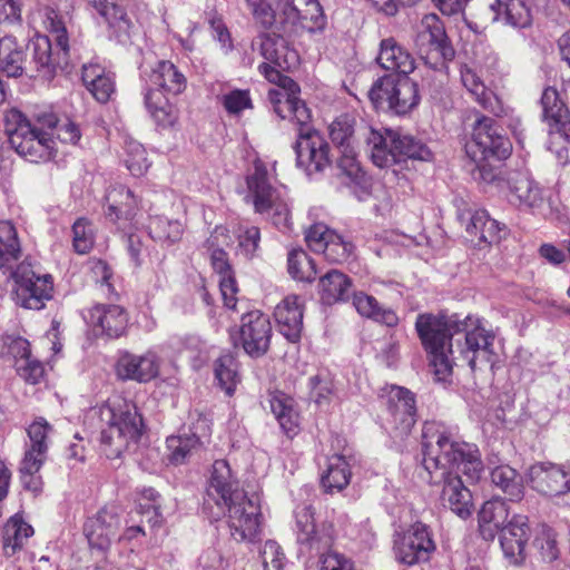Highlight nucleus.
<instances>
[{
  "instance_id": "nucleus-1",
  "label": "nucleus",
  "mask_w": 570,
  "mask_h": 570,
  "mask_svg": "<svg viewBox=\"0 0 570 570\" xmlns=\"http://www.w3.org/2000/svg\"><path fill=\"white\" fill-rule=\"evenodd\" d=\"M415 330L438 381H446L452 374L455 364L452 338L458 333L465 334L460 355L472 371L494 362L495 335L476 316L461 318L458 314L422 313L416 317Z\"/></svg>"
},
{
  "instance_id": "nucleus-2",
  "label": "nucleus",
  "mask_w": 570,
  "mask_h": 570,
  "mask_svg": "<svg viewBox=\"0 0 570 570\" xmlns=\"http://www.w3.org/2000/svg\"><path fill=\"white\" fill-rule=\"evenodd\" d=\"M423 465L432 482L443 481L442 500L456 515H471V492L459 476L470 481L481 478L483 464L478 446L454 439L452 431L440 422H425L422 430Z\"/></svg>"
},
{
  "instance_id": "nucleus-3",
  "label": "nucleus",
  "mask_w": 570,
  "mask_h": 570,
  "mask_svg": "<svg viewBox=\"0 0 570 570\" xmlns=\"http://www.w3.org/2000/svg\"><path fill=\"white\" fill-rule=\"evenodd\" d=\"M205 509L226 518L230 535L237 542L253 541L261 528L259 504L247 495L227 461L216 460L206 489Z\"/></svg>"
},
{
  "instance_id": "nucleus-4",
  "label": "nucleus",
  "mask_w": 570,
  "mask_h": 570,
  "mask_svg": "<svg viewBox=\"0 0 570 570\" xmlns=\"http://www.w3.org/2000/svg\"><path fill=\"white\" fill-rule=\"evenodd\" d=\"M253 46H258L261 55L269 62L259 65L258 69L269 82L278 83V89L269 90L268 98L274 105V111L281 118L295 119L298 124L311 120V111L305 102L298 98L299 87L289 77L279 72L291 70L298 66L296 50L289 48L287 40L276 33L261 35Z\"/></svg>"
},
{
  "instance_id": "nucleus-5",
  "label": "nucleus",
  "mask_w": 570,
  "mask_h": 570,
  "mask_svg": "<svg viewBox=\"0 0 570 570\" xmlns=\"http://www.w3.org/2000/svg\"><path fill=\"white\" fill-rule=\"evenodd\" d=\"M101 423L100 448L108 459H118L135 446L144 431V422L135 404L120 397L109 399L94 410Z\"/></svg>"
},
{
  "instance_id": "nucleus-6",
  "label": "nucleus",
  "mask_w": 570,
  "mask_h": 570,
  "mask_svg": "<svg viewBox=\"0 0 570 570\" xmlns=\"http://www.w3.org/2000/svg\"><path fill=\"white\" fill-rule=\"evenodd\" d=\"M59 122L52 112H45L37 116L36 124H31L24 115L11 109L4 114V131L10 146L18 155L31 163L48 160L52 154V134Z\"/></svg>"
},
{
  "instance_id": "nucleus-7",
  "label": "nucleus",
  "mask_w": 570,
  "mask_h": 570,
  "mask_svg": "<svg viewBox=\"0 0 570 570\" xmlns=\"http://www.w3.org/2000/svg\"><path fill=\"white\" fill-rule=\"evenodd\" d=\"M362 136L366 153L379 168H390L393 165L405 163L407 159L430 161L432 151L420 139L393 129L384 134L372 127H364Z\"/></svg>"
},
{
  "instance_id": "nucleus-8",
  "label": "nucleus",
  "mask_w": 570,
  "mask_h": 570,
  "mask_svg": "<svg viewBox=\"0 0 570 570\" xmlns=\"http://www.w3.org/2000/svg\"><path fill=\"white\" fill-rule=\"evenodd\" d=\"M186 77L167 60L158 61L145 79L144 102L154 120L161 127H171L177 121L176 108L165 92L179 95L186 88Z\"/></svg>"
},
{
  "instance_id": "nucleus-9",
  "label": "nucleus",
  "mask_w": 570,
  "mask_h": 570,
  "mask_svg": "<svg viewBox=\"0 0 570 570\" xmlns=\"http://www.w3.org/2000/svg\"><path fill=\"white\" fill-rule=\"evenodd\" d=\"M247 194L245 200L252 204L254 212L266 215L277 228L291 226V208L285 188L271 184L266 165L256 159L246 176Z\"/></svg>"
},
{
  "instance_id": "nucleus-10",
  "label": "nucleus",
  "mask_w": 570,
  "mask_h": 570,
  "mask_svg": "<svg viewBox=\"0 0 570 570\" xmlns=\"http://www.w3.org/2000/svg\"><path fill=\"white\" fill-rule=\"evenodd\" d=\"M43 26L55 39L56 50L52 49L51 39L43 35L33 37L29 49L32 51L36 69L43 78L50 79L58 68L68 63L69 40L63 18L55 9H45Z\"/></svg>"
},
{
  "instance_id": "nucleus-11",
  "label": "nucleus",
  "mask_w": 570,
  "mask_h": 570,
  "mask_svg": "<svg viewBox=\"0 0 570 570\" xmlns=\"http://www.w3.org/2000/svg\"><path fill=\"white\" fill-rule=\"evenodd\" d=\"M436 550L433 531L422 521H415L406 529L395 531L392 538V552L395 561L404 566H415L430 561Z\"/></svg>"
},
{
  "instance_id": "nucleus-12",
  "label": "nucleus",
  "mask_w": 570,
  "mask_h": 570,
  "mask_svg": "<svg viewBox=\"0 0 570 570\" xmlns=\"http://www.w3.org/2000/svg\"><path fill=\"white\" fill-rule=\"evenodd\" d=\"M52 431V425L43 417H37L27 428L29 444L19 468L20 480L26 490L32 492L41 490L42 480L39 471L47 459L49 434Z\"/></svg>"
},
{
  "instance_id": "nucleus-13",
  "label": "nucleus",
  "mask_w": 570,
  "mask_h": 570,
  "mask_svg": "<svg viewBox=\"0 0 570 570\" xmlns=\"http://www.w3.org/2000/svg\"><path fill=\"white\" fill-rule=\"evenodd\" d=\"M11 276L14 279L16 303L28 309H41L52 298L53 283L49 274L36 273L31 264L21 262Z\"/></svg>"
},
{
  "instance_id": "nucleus-14",
  "label": "nucleus",
  "mask_w": 570,
  "mask_h": 570,
  "mask_svg": "<svg viewBox=\"0 0 570 570\" xmlns=\"http://www.w3.org/2000/svg\"><path fill=\"white\" fill-rule=\"evenodd\" d=\"M299 126L295 142L296 165L306 175L322 174L332 166L333 155L326 138L314 129H304L306 124H298L295 119L287 118Z\"/></svg>"
},
{
  "instance_id": "nucleus-15",
  "label": "nucleus",
  "mask_w": 570,
  "mask_h": 570,
  "mask_svg": "<svg viewBox=\"0 0 570 570\" xmlns=\"http://www.w3.org/2000/svg\"><path fill=\"white\" fill-rule=\"evenodd\" d=\"M511 151V144L489 117L479 118L472 130L471 141L466 145V154L473 163L505 159Z\"/></svg>"
},
{
  "instance_id": "nucleus-16",
  "label": "nucleus",
  "mask_w": 570,
  "mask_h": 570,
  "mask_svg": "<svg viewBox=\"0 0 570 570\" xmlns=\"http://www.w3.org/2000/svg\"><path fill=\"white\" fill-rule=\"evenodd\" d=\"M271 337V321L258 309L244 314L239 327L232 333L235 346H242L250 357L263 356L269 348Z\"/></svg>"
},
{
  "instance_id": "nucleus-17",
  "label": "nucleus",
  "mask_w": 570,
  "mask_h": 570,
  "mask_svg": "<svg viewBox=\"0 0 570 570\" xmlns=\"http://www.w3.org/2000/svg\"><path fill=\"white\" fill-rule=\"evenodd\" d=\"M278 22L284 31L313 32L324 26V14L318 0H277Z\"/></svg>"
},
{
  "instance_id": "nucleus-18",
  "label": "nucleus",
  "mask_w": 570,
  "mask_h": 570,
  "mask_svg": "<svg viewBox=\"0 0 570 570\" xmlns=\"http://www.w3.org/2000/svg\"><path fill=\"white\" fill-rule=\"evenodd\" d=\"M230 236L228 230L224 227H216L208 237L206 245L210 253V263L214 271L219 275V288L225 303V306L235 309L237 285L232 274V268L228 262L224 246L230 244Z\"/></svg>"
},
{
  "instance_id": "nucleus-19",
  "label": "nucleus",
  "mask_w": 570,
  "mask_h": 570,
  "mask_svg": "<svg viewBox=\"0 0 570 570\" xmlns=\"http://www.w3.org/2000/svg\"><path fill=\"white\" fill-rule=\"evenodd\" d=\"M389 423L397 436L407 435L416 423L415 395L409 389L390 385L385 389Z\"/></svg>"
},
{
  "instance_id": "nucleus-20",
  "label": "nucleus",
  "mask_w": 570,
  "mask_h": 570,
  "mask_svg": "<svg viewBox=\"0 0 570 570\" xmlns=\"http://www.w3.org/2000/svg\"><path fill=\"white\" fill-rule=\"evenodd\" d=\"M297 542L308 551H321L330 548L335 539V530L332 522L315 523L314 512L305 505L296 512Z\"/></svg>"
},
{
  "instance_id": "nucleus-21",
  "label": "nucleus",
  "mask_w": 570,
  "mask_h": 570,
  "mask_svg": "<svg viewBox=\"0 0 570 570\" xmlns=\"http://www.w3.org/2000/svg\"><path fill=\"white\" fill-rule=\"evenodd\" d=\"M529 480L532 489L543 495H568L566 503L570 505V472L552 463H537L529 470Z\"/></svg>"
},
{
  "instance_id": "nucleus-22",
  "label": "nucleus",
  "mask_w": 570,
  "mask_h": 570,
  "mask_svg": "<svg viewBox=\"0 0 570 570\" xmlns=\"http://www.w3.org/2000/svg\"><path fill=\"white\" fill-rule=\"evenodd\" d=\"M509 202L522 210L546 216V197L542 188L528 175L517 173L509 180Z\"/></svg>"
},
{
  "instance_id": "nucleus-23",
  "label": "nucleus",
  "mask_w": 570,
  "mask_h": 570,
  "mask_svg": "<svg viewBox=\"0 0 570 570\" xmlns=\"http://www.w3.org/2000/svg\"><path fill=\"white\" fill-rule=\"evenodd\" d=\"M160 358L153 351L142 355L124 352L117 361L116 374L124 381L146 383L158 376Z\"/></svg>"
},
{
  "instance_id": "nucleus-24",
  "label": "nucleus",
  "mask_w": 570,
  "mask_h": 570,
  "mask_svg": "<svg viewBox=\"0 0 570 570\" xmlns=\"http://www.w3.org/2000/svg\"><path fill=\"white\" fill-rule=\"evenodd\" d=\"M415 43L420 51H435L444 60L454 58V49L449 43L444 26L435 13L425 14L419 27Z\"/></svg>"
},
{
  "instance_id": "nucleus-25",
  "label": "nucleus",
  "mask_w": 570,
  "mask_h": 570,
  "mask_svg": "<svg viewBox=\"0 0 570 570\" xmlns=\"http://www.w3.org/2000/svg\"><path fill=\"white\" fill-rule=\"evenodd\" d=\"M530 538L528 517L514 515L501 530L500 544L504 557L512 564L525 559V547Z\"/></svg>"
},
{
  "instance_id": "nucleus-26",
  "label": "nucleus",
  "mask_w": 570,
  "mask_h": 570,
  "mask_svg": "<svg viewBox=\"0 0 570 570\" xmlns=\"http://www.w3.org/2000/svg\"><path fill=\"white\" fill-rule=\"evenodd\" d=\"M119 525L120 519L117 509L106 507L87 520L83 531L92 548L104 550L117 535Z\"/></svg>"
},
{
  "instance_id": "nucleus-27",
  "label": "nucleus",
  "mask_w": 570,
  "mask_h": 570,
  "mask_svg": "<svg viewBox=\"0 0 570 570\" xmlns=\"http://www.w3.org/2000/svg\"><path fill=\"white\" fill-rule=\"evenodd\" d=\"M31 56L33 57L32 53ZM0 72L9 78H17L23 73H27L30 77H36L35 72H37L38 76L43 78V76L36 69L33 59L31 61H27L23 48L18 43L14 37L2 38L0 41Z\"/></svg>"
},
{
  "instance_id": "nucleus-28",
  "label": "nucleus",
  "mask_w": 570,
  "mask_h": 570,
  "mask_svg": "<svg viewBox=\"0 0 570 570\" xmlns=\"http://www.w3.org/2000/svg\"><path fill=\"white\" fill-rule=\"evenodd\" d=\"M542 120L549 127V132L567 137L570 134V114L560 99L557 89L548 87L541 97Z\"/></svg>"
},
{
  "instance_id": "nucleus-29",
  "label": "nucleus",
  "mask_w": 570,
  "mask_h": 570,
  "mask_svg": "<svg viewBox=\"0 0 570 570\" xmlns=\"http://www.w3.org/2000/svg\"><path fill=\"white\" fill-rule=\"evenodd\" d=\"M274 316L282 335L293 343L301 338L303 330V309L298 296H286L276 306Z\"/></svg>"
},
{
  "instance_id": "nucleus-30",
  "label": "nucleus",
  "mask_w": 570,
  "mask_h": 570,
  "mask_svg": "<svg viewBox=\"0 0 570 570\" xmlns=\"http://www.w3.org/2000/svg\"><path fill=\"white\" fill-rule=\"evenodd\" d=\"M22 257V246L16 226L10 220L0 222V272L10 275Z\"/></svg>"
},
{
  "instance_id": "nucleus-31",
  "label": "nucleus",
  "mask_w": 570,
  "mask_h": 570,
  "mask_svg": "<svg viewBox=\"0 0 570 570\" xmlns=\"http://www.w3.org/2000/svg\"><path fill=\"white\" fill-rule=\"evenodd\" d=\"M90 322L108 337L117 338L126 332L128 315L119 305H98L90 311Z\"/></svg>"
},
{
  "instance_id": "nucleus-32",
  "label": "nucleus",
  "mask_w": 570,
  "mask_h": 570,
  "mask_svg": "<svg viewBox=\"0 0 570 570\" xmlns=\"http://www.w3.org/2000/svg\"><path fill=\"white\" fill-rule=\"evenodd\" d=\"M461 81L474 100L485 110L499 116L503 107L499 97L482 81L478 73L469 66L461 68Z\"/></svg>"
},
{
  "instance_id": "nucleus-33",
  "label": "nucleus",
  "mask_w": 570,
  "mask_h": 570,
  "mask_svg": "<svg viewBox=\"0 0 570 570\" xmlns=\"http://www.w3.org/2000/svg\"><path fill=\"white\" fill-rule=\"evenodd\" d=\"M377 62L382 68L396 71L400 76L409 75L415 68L411 53L393 38L381 41Z\"/></svg>"
},
{
  "instance_id": "nucleus-34",
  "label": "nucleus",
  "mask_w": 570,
  "mask_h": 570,
  "mask_svg": "<svg viewBox=\"0 0 570 570\" xmlns=\"http://www.w3.org/2000/svg\"><path fill=\"white\" fill-rule=\"evenodd\" d=\"M318 294L326 305L348 299L352 292V279L338 269H331L320 277Z\"/></svg>"
},
{
  "instance_id": "nucleus-35",
  "label": "nucleus",
  "mask_w": 570,
  "mask_h": 570,
  "mask_svg": "<svg viewBox=\"0 0 570 570\" xmlns=\"http://www.w3.org/2000/svg\"><path fill=\"white\" fill-rule=\"evenodd\" d=\"M509 517V507L501 499H492L483 503L479 511V527L482 537L492 540L502 530Z\"/></svg>"
},
{
  "instance_id": "nucleus-36",
  "label": "nucleus",
  "mask_w": 570,
  "mask_h": 570,
  "mask_svg": "<svg viewBox=\"0 0 570 570\" xmlns=\"http://www.w3.org/2000/svg\"><path fill=\"white\" fill-rule=\"evenodd\" d=\"M490 10L493 21H502L514 28H525L531 23V11L524 0H494Z\"/></svg>"
},
{
  "instance_id": "nucleus-37",
  "label": "nucleus",
  "mask_w": 570,
  "mask_h": 570,
  "mask_svg": "<svg viewBox=\"0 0 570 570\" xmlns=\"http://www.w3.org/2000/svg\"><path fill=\"white\" fill-rule=\"evenodd\" d=\"M82 81L99 102H107L115 92V80L110 72L96 63L83 66Z\"/></svg>"
},
{
  "instance_id": "nucleus-38",
  "label": "nucleus",
  "mask_w": 570,
  "mask_h": 570,
  "mask_svg": "<svg viewBox=\"0 0 570 570\" xmlns=\"http://www.w3.org/2000/svg\"><path fill=\"white\" fill-rule=\"evenodd\" d=\"M420 102L419 87L407 75H396L392 96L391 110L397 115H405Z\"/></svg>"
},
{
  "instance_id": "nucleus-39",
  "label": "nucleus",
  "mask_w": 570,
  "mask_h": 570,
  "mask_svg": "<svg viewBox=\"0 0 570 570\" xmlns=\"http://www.w3.org/2000/svg\"><path fill=\"white\" fill-rule=\"evenodd\" d=\"M353 305L362 316L372 318L386 326H395L397 324L399 317L396 313L392 308L380 305L374 296L363 292L355 293Z\"/></svg>"
},
{
  "instance_id": "nucleus-40",
  "label": "nucleus",
  "mask_w": 570,
  "mask_h": 570,
  "mask_svg": "<svg viewBox=\"0 0 570 570\" xmlns=\"http://www.w3.org/2000/svg\"><path fill=\"white\" fill-rule=\"evenodd\" d=\"M351 479L348 463L342 455L328 458L325 472L322 474L321 484L325 492H340L347 487Z\"/></svg>"
},
{
  "instance_id": "nucleus-41",
  "label": "nucleus",
  "mask_w": 570,
  "mask_h": 570,
  "mask_svg": "<svg viewBox=\"0 0 570 570\" xmlns=\"http://www.w3.org/2000/svg\"><path fill=\"white\" fill-rule=\"evenodd\" d=\"M33 534V529L22 519L12 517L3 530V552L6 556H13L23 547L26 541Z\"/></svg>"
},
{
  "instance_id": "nucleus-42",
  "label": "nucleus",
  "mask_w": 570,
  "mask_h": 570,
  "mask_svg": "<svg viewBox=\"0 0 570 570\" xmlns=\"http://www.w3.org/2000/svg\"><path fill=\"white\" fill-rule=\"evenodd\" d=\"M492 483L501 489L512 501L521 500L523 497L522 479L514 470L508 464L495 466L491 471Z\"/></svg>"
},
{
  "instance_id": "nucleus-43",
  "label": "nucleus",
  "mask_w": 570,
  "mask_h": 570,
  "mask_svg": "<svg viewBox=\"0 0 570 570\" xmlns=\"http://www.w3.org/2000/svg\"><path fill=\"white\" fill-rule=\"evenodd\" d=\"M108 205L106 215L116 220L121 215H131V210L136 205V199L130 189L122 185L110 187L105 196Z\"/></svg>"
},
{
  "instance_id": "nucleus-44",
  "label": "nucleus",
  "mask_w": 570,
  "mask_h": 570,
  "mask_svg": "<svg viewBox=\"0 0 570 570\" xmlns=\"http://www.w3.org/2000/svg\"><path fill=\"white\" fill-rule=\"evenodd\" d=\"M294 401L285 394L273 395L271 410L286 434H295L298 429L299 417L295 411Z\"/></svg>"
},
{
  "instance_id": "nucleus-45",
  "label": "nucleus",
  "mask_w": 570,
  "mask_h": 570,
  "mask_svg": "<svg viewBox=\"0 0 570 570\" xmlns=\"http://www.w3.org/2000/svg\"><path fill=\"white\" fill-rule=\"evenodd\" d=\"M148 232L155 242L164 246H170L181 238L183 226L178 220H170L163 216H154L149 219Z\"/></svg>"
},
{
  "instance_id": "nucleus-46",
  "label": "nucleus",
  "mask_w": 570,
  "mask_h": 570,
  "mask_svg": "<svg viewBox=\"0 0 570 570\" xmlns=\"http://www.w3.org/2000/svg\"><path fill=\"white\" fill-rule=\"evenodd\" d=\"M478 224H482V227H480V236L478 237L480 243L493 244L500 240L501 228L499 223L490 218L485 210H476L471 216L470 223L466 225L469 235H478Z\"/></svg>"
},
{
  "instance_id": "nucleus-47",
  "label": "nucleus",
  "mask_w": 570,
  "mask_h": 570,
  "mask_svg": "<svg viewBox=\"0 0 570 570\" xmlns=\"http://www.w3.org/2000/svg\"><path fill=\"white\" fill-rule=\"evenodd\" d=\"M215 377L227 395H233L239 383L238 363L232 354H224L215 362Z\"/></svg>"
},
{
  "instance_id": "nucleus-48",
  "label": "nucleus",
  "mask_w": 570,
  "mask_h": 570,
  "mask_svg": "<svg viewBox=\"0 0 570 570\" xmlns=\"http://www.w3.org/2000/svg\"><path fill=\"white\" fill-rule=\"evenodd\" d=\"M364 127L365 126H362L357 129V135L363 139L364 137L361 132ZM355 132L354 121L347 115L336 118L330 126L332 141L336 144L340 149L355 146Z\"/></svg>"
},
{
  "instance_id": "nucleus-49",
  "label": "nucleus",
  "mask_w": 570,
  "mask_h": 570,
  "mask_svg": "<svg viewBox=\"0 0 570 570\" xmlns=\"http://www.w3.org/2000/svg\"><path fill=\"white\" fill-rule=\"evenodd\" d=\"M288 273L297 281L312 282L316 276L314 262L302 249H293L287 258Z\"/></svg>"
},
{
  "instance_id": "nucleus-50",
  "label": "nucleus",
  "mask_w": 570,
  "mask_h": 570,
  "mask_svg": "<svg viewBox=\"0 0 570 570\" xmlns=\"http://www.w3.org/2000/svg\"><path fill=\"white\" fill-rule=\"evenodd\" d=\"M396 75H387L379 78L368 91V97L375 108L390 109L394 91Z\"/></svg>"
},
{
  "instance_id": "nucleus-51",
  "label": "nucleus",
  "mask_w": 570,
  "mask_h": 570,
  "mask_svg": "<svg viewBox=\"0 0 570 570\" xmlns=\"http://www.w3.org/2000/svg\"><path fill=\"white\" fill-rule=\"evenodd\" d=\"M533 548L539 552L544 561L551 562L559 557L556 533L547 525H541L537 530V534L533 540Z\"/></svg>"
},
{
  "instance_id": "nucleus-52",
  "label": "nucleus",
  "mask_w": 570,
  "mask_h": 570,
  "mask_svg": "<svg viewBox=\"0 0 570 570\" xmlns=\"http://www.w3.org/2000/svg\"><path fill=\"white\" fill-rule=\"evenodd\" d=\"M125 150V164L131 175L136 177L144 175L150 166L144 146L136 140H129L126 142Z\"/></svg>"
},
{
  "instance_id": "nucleus-53",
  "label": "nucleus",
  "mask_w": 570,
  "mask_h": 570,
  "mask_svg": "<svg viewBox=\"0 0 570 570\" xmlns=\"http://www.w3.org/2000/svg\"><path fill=\"white\" fill-rule=\"evenodd\" d=\"M199 440L196 435L169 436L167 448L170 451L169 459L175 464L184 463L188 455L198 446Z\"/></svg>"
},
{
  "instance_id": "nucleus-54",
  "label": "nucleus",
  "mask_w": 570,
  "mask_h": 570,
  "mask_svg": "<svg viewBox=\"0 0 570 570\" xmlns=\"http://www.w3.org/2000/svg\"><path fill=\"white\" fill-rule=\"evenodd\" d=\"M354 250L352 243L346 242L338 234L330 235V240L326 243L321 253L330 263H344L348 259Z\"/></svg>"
},
{
  "instance_id": "nucleus-55",
  "label": "nucleus",
  "mask_w": 570,
  "mask_h": 570,
  "mask_svg": "<svg viewBox=\"0 0 570 570\" xmlns=\"http://www.w3.org/2000/svg\"><path fill=\"white\" fill-rule=\"evenodd\" d=\"M73 247L79 254H87L95 243V232L90 222L79 218L72 226Z\"/></svg>"
},
{
  "instance_id": "nucleus-56",
  "label": "nucleus",
  "mask_w": 570,
  "mask_h": 570,
  "mask_svg": "<svg viewBox=\"0 0 570 570\" xmlns=\"http://www.w3.org/2000/svg\"><path fill=\"white\" fill-rule=\"evenodd\" d=\"M238 250L245 257H252L258 248L261 232L256 226L240 225L237 230Z\"/></svg>"
},
{
  "instance_id": "nucleus-57",
  "label": "nucleus",
  "mask_w": 570,
  "mask_h": 570,
  "mask_svg": "<svg viewBox=\"0 0 570 570\" xmlns=\"http://www.w3.org/2000/svg\"><path fill=\"white\" fill-rule=\"evenodd\" d=\"M264 570H281L284 566L285 556L279 544L273 540L264 543L261 550Z\"/></svg>"
},
{
  "instance_id": "nucleus-58",
  "label": "nucleus",
  "mask_w": 570,
  "mask_h": 570,
  "mask_svg": "<svg viewBox=\"0 0 570 570\" xmlns=\"http://www.w3.org/2000/svg\"><path fill=\"white\" fill-rule=\"evenodd\" d=\"M16 370L19 376L30 384L39 383L45 375L43 365L31 356L20 360Z\"/></svg>"
},
{
  "instance_id": "nucleus-59",
  "label": "nucleus",
  "mask_w": 570,
  "mask_h": 570,
  "mask_svg": "<svg viewBox=\"0 0 570 570\" xmlns=\"http://www.w3.org/2000/svg\"><path fill=\"white\" fill-rule=\"evenodd\" d=\"M309 386L312 396L317 404L328 402L333 393V382L327 375L317 374L309 377Z\"/></svg>"
},
{
  "instance_id": "nucleus-60",
  "label": "nucleus",
  "mask_w": 570,
  "mask_h": 570,
  "mask_svg": "<svg viewBox=\"0 0 570 570\" xmlns=\"http://www.w3.org/2000/svg\"><path fill=\"white\" fill-rule=\"evenodd\" d=\"M335 232L328 229L324 224H314L306 232V243L311 250L321 253L323 246L328 243L330 235H334Z\"/></svg>"
},
{
  "instance_id": "nucleus-61",
  "label": "nucleus",
  "mask_w": 570,
  "mask_h": 570,
  "mask_svg": "<svg viewBox=\"0 0 570 570\" xmlns=\"http://www.w3.org/2000/svg\"><path fill=\"white\" fill-rule=\"evenodd\" d=\"M337 166L347 177L353 179L358 178L361 168L356 159L355 146L341 148V157L338 158Z\"/></svg>"
},
{
  "instance_id": "nucleus-62",
  "label": "nucleus",
  "mask_w": 570,
  "mask_h": 570,
  "mask_svg": "<svg viewBox=\"0 0 570 570\" xmlns=\"http://www.w3.org/2000/svg\"><path fill=\"white\" fill-rule=\"evenodd\" d=\"M223 105L229 114H238L250 107V98L247 90H233L223 96Z\"/></svg>"
},
{
  "instance_id": "nucleus-63",
  "label": "nucleus",
  "mask_w": 570,
  "mask_h": 570,
  "mask_svg": "<svg viewBox=\"0 0 570 570\" xmlns=\"http://www.w3.org/2000/svg\"><path fill=\"white\" fill-rule=\"evenodd\" d=\"M89 6L110 26L124 17L122 9L108 0H89Z\"/></svg>"
},
{
  "instance_id": "nucleus-64",
  "label": "nucleus",
  "mask_w": 570,
  "mask_h": 570,
  "mask_svg": "<svg viewBox=\"0 0 570 570\" xmlns=\"http://www.w3.org/2000/svg\"><path fill=\"white\" fill-rule=\"evenodd\" d=\"M320 561L321 570H355L353 562L337 552L324 553Z\"/></svg>"
}]
</instances>
